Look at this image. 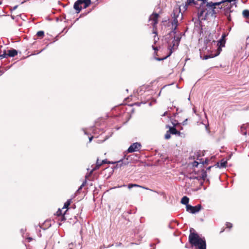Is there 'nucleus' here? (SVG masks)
<instances>
[{
	"label": "nucleus",
	"mask_w": 249,
	"mask_h": 249,
	"mask_svg": "<svg viewBox=\"0 0 249 249\" xmlns=\"http://www.w3.org/2000/svg\"><path fill=\"white\" fill-rule=\"evenodd\" d=\"M141 104H142V102H141V103H136L135 104L137 106H140Z\"/></svg>",
	"instance_id": "49530a36"
},
{
	"label": "nucleus",
	"mask_w": 249,
	"mask_h": 249,
	"mask_svg": "<svg viewBox=\"0 0 249 249\" xmlns=\"http://www.w3.org/2000/svg\"><path fill=\"white\" fill-rule=\"evenodd\" d=\"M11 17L13 19H15L16 21H18V20L19 18L20 17V15H17L16 17L11 15Z\"/></svg>",
	"instance_id": "473e14b6"
},
{
	"label": "nucleus",
	"mask_w": 249,
	"mask_h": 249,
	"mask_svg": "<svg viewBox=\"0 0 249 249\" xmlns=\"http://www.w3.org/2000/svg\"><path fill=\"white\" fill-rule=\"evenodd\" d=\"M190 97H189L188 98V100H190Z\"/></svg>",
	"instance_id": "680f3d73"
},
{
	"label": "nucleus",
	"mask_w": 249,
	"mask_h": 249,
	"mask_svg": "<svg viewBox=\"0 0 249 249\" xmlns=\"http://www.w3.org/2000/svg\"><path fill=\"white\" fill-rule=\"evenodd\" d=\"M102 165V162H99V159H98L97 160L96 164L95 166L94 167H93L92 168V169L90 171V172L89 173V175H87L86 176V177H85L86 178H87L88 176H90L92 174V173L93 172V171L98 169Z\"/></svg>",
	"instance_id": "9b49d317"
},
{
	"label": "nucleus",
	"mask_w": 249,
	"mask_h": 249,
	"mask_svg": "<svg viewBox=\"0 0 249 249\" xmlns=\"http://www.w3.org/2000/svg\"><path fill=\"white\" fill-rule=\"evenodd\" d=\"M190 179H197L199 180V177L195 176L193 173L190 174V176L188 177Z\"/></svg>",
	"instance_id": "cd10ccee"
},
{
	"label": "nucleus",
	"mask_w": 249,
	"mask_h": 249,
	"mask_svg": "<svg viewBox=\"0 0 249 249\" xmlns=\"http://www.w3.org/2000/svg\"><path fill=\"white\" fill-rule=\"evenodd\" d=\"M186 211L192 213H195L198 212L201 209L200 204L197 205L195 206H192L190 205H187L186 206Z\"/></svg>",
	"instance_id": "423d86ee"
},
{
	"label": "nucleus",
	"mask_w": 249,
	"mask_h": 249,
	"mask_svg": "<svg viewBox=\"0 0 249 249\" xmlns=\"http://www.w3.org/2000/svg\"><path fill=\"white\" fill-rule=\"evenodd\" d=\"M18 6V5H16V6H15L14 7H13V9H12V10H16V9L17 8Z\"/></svg>",
	"instance_id": "c03bdc74"
},
{
	"label": "nucleus",
	"mask_w": 249,
	"mask_h": 249,
	"mask_svg": "<svg viewBox=\"0 0 249 249\" xmlns=\"http://www.w3.org/2000/svg\"><path fill=\"white\" fill-rule=\"evenodd\" d=\"M215 42H215V41H214V40H213V43H215Z\"/></svg>",
	"instance_id": "4d7b16f0"
},
{
	"label": "nucleus",
	"mask_w": 249,
	"mask_h": 249,
	"mask_svg": "<svg viewBox=\"0 0 249 249\" xmlns=\"http://www.w3.org/2000/svg\"><path fill=\"white\" fill-rule=\"evenodd\" d=\"M197 160H199L200 163H202L203 165H204V164H207L209 161V160L208 159H206L204 161H202V159H197Z\"/></svg>",
	"instance_id": "2f4dec72"
},
{
	"label": "nucleus",
	"mask_w": 249,
	"mask_h": 249,
	"mask_svg": "<svg viewBox=\"0 0 249 249\" xmlns=\"http://www.w3.org/2000/svg\"><path fill=\"white\" fill-rule=\"evenodd\" d=\"M8 56V55H7V53H6V51H4L3 52V53L0 55V58H6Z\"/></svg>",
	"instance_id": "7c9ffc66"
},
{
	"label": "nucleus",
	"mask_w": 249,
	"mask_h": 249,
	"mask_svg": "<svg viewBox=\"0 0 249 249\" xmlns=\"http://www.w3.org/2000/svg\"><path fill=\"white\" fill-rule=\"evenodd\" d=\"M125 186H126V185L124 184L123 185H121L120 186H119L118 187H125Z\"/></svg>",
	"instance_id": "09e8293b"
},
{
	"label": "nucleus",
	"mask_w": 249,
	"mask_h": 249,
	"mask_svg": "<svg viewBox=\"0 0 249 249\" xmlns=\"http://www.w3.org/2000/svg\"><path fill=\"white\" fill-rule=\"evenodd\" d=\"M223 231V230L220 231V233L222 232Z\"/></svg>",
	"instance_id": "e2e57ef3"
},
{
	"label": "nucleus",
	"mask_w": 249,
	"mask_h": 249,
	"mask_svg": "<svg viewBox=\"0 0 249 249\" xmlns=\"http://www.w3.org/2000/svg\"><path fill=\"white\" fill-rule=\"evenodd\" d=\"M189 198L187 196H184L182 198L181 200V203L183 204L186 205V206L187 205H189Z\"/></svg>",
	"instance_id": "dca6fc26"
},
{
	"label": "nucleus",
	"mask_w": 249,
	"mask_h": 249,
	"mask_svg": "<svg viewBox=\"0 0 249 249\" xmlns=\"http://www.w3.org/2000/svg\"><path fill=\"white\" fill-rule=\"evenodd\" d=\"M167 114V111H165L162 115V116H165Z\"/></svg>",
	"instance_id": "a18cd8bd"
},
{
	"label": "nucleus",
	"mask_w": 249,
	"mask_h": 249,
	"mask_svg": "<svg viewBox=\"0 0 249 249\" xmlns=\"http://www.w3.org/2000/svg\"><path fill=\"white\" fill-rule=\"evenodd\" d=\"M25 1V0H24V1H22V2H21V3H23Z\"/></svg>",
	"instance_id": "13d9d810"
},
{
	"label": "nucleus",
	"mask_w": 249,
	"mask_h": 249,
	"mask_svg": "<svg viewBox=\"0 0 249 249\" xmlns=\"http://www.w3.org/2000/svg\"><path fill=\"white\" fill-rule=\"evenodd\" d=\"M226 227L228 228H231L232 227V225L231 223L230 222H227L226 223Z\"/></svg>",
	"instance_id": "c9c22d12"
},
{
	"label": "nucleus",
	"mask_w": 249,
	"mask_h": 249,
	"mask_svg": "<svg viewBox=\"0 0 249 249\" xmlns=\"http://www.w3.org/2000/svg\"><path fill=\"white\" fill-rule=\"evenodd\" d=\"M141 147V144L139 142H134L131 144L127 149L129 153H132L138 151Z\"/></svg>",
	"instance_id": "0eeeda50"
},
{
	"label": "nucleus",
	"mask_w": 249,
	"mask_h": 249,
	"mask_svg": "<svg viewBox=\"0 0 249 249\" xmlns=\"http://www.w3.org/2000/svg\"><path fill=\"white\" fill-rule=\"evenodd\" d=\"M212 167H213V166H209V167L207 168V170H209Z\"/></svg>",
	"instance_id": "de8ad7c7"
},
{
	"label": "nucleus",
	"mask_w": 249,
	"mask_h": 249,
	"mask_svg": "<svg viewBox=\"0 0 249 249\" xmlns=\"http://www.w3.org/2000/svg\"><path fill=\"white\" fill-rule=\"evenodd\" d=\"M134 187H141V188H144V189H148L147 188H145V187H142V186H140L139 185H138V184H132V183H130V184H129L128 185V189H131L132 188Z\"/></svg>",
	"instance_id": "6ab92c4d"
},
{
	"label": "nucleus",
	"mask_w": 249,
	"mask_h": 249,
	"mask_svg": "<svg viewBox=\"0 0 249 249\" xmlns=\"http://www.w3.org/2000/svg\"><path fill=\"white\" fill-rule=\"evenodd\" d=\"M190 231L188 238L191 247H195V249H206V241L205 237H200L193 228H191Z\"/></svg>",
	"instance_id": "f257e3e1"
},
{
	"label": "nucleus",
	"mask_w": 249,
	"mask_h": 249,
	"mask_svg": "<svg viewBox=\"0 0 249 249\" xmlns=\"http://www.w3.org/2000/svg\"><path fill=\"white\" fill-rule=\"evenodd\" d=\"M234 5L233 4H231V6L229 4H227L226 5V7L225 8V11H232L231 10V8H232V7Z\"/></svg>",
	"instance_id": "a878e982"
},
{
	"label": "nucleus",
	"mask_w": 249,
	"mask_h": 249,
	"mask_svg": "<svg viewBox=\"0 0 249 249\" xmlns=\"http://www.w3.org/2000/svg\"><path fill=\"white\" fill-rule=\"evenodd\" d=\"M28 240H29V241H31V240H32V238H31V237H29V238H28Z\"/></svg>",
	"instance_id": "603ef678"
},
{
	"label": "nucleus",
	"mask_w": 249,
	"mask_h": 249,
	"mask_svg": "<svg viewBox=\"0 0 249 249\" xmlns=\"http://www.w3.org/2000/svg\"><path fill=\"white\" fill-rule=\"evenodd\" d=\"M56 213L58 215H62V210L60 209H58Z\"/></svg>",
	"instance_id": "58836bf2"
},
{
	"label": "nucleus",
	"mask_w": 249,
	"mask_h": 249,
	"mask_svg": "<svg viewBox=\"0 0 249 249\" xmlns=\"http://www.w3.org/2000/svg\"><path fill=\"white\" fill-rule=\"evenodd\" d=\"M232 11H225V15L227 17V19L229 21H230L231 20L230 13L232 12Z\"/></svg>",
	"instance_id": "4be33fe9"
},
{
	"label": "nucleus",
	"mask_w": 249,
	"mask_h": 249,
	"mask_svg": "<svg viewBox=\"0 0 249 249\" xmlns=\"http://www.w3.org/2000/svg\"><path fill=\"white\" fill-rule=\"evenodd\" d=\"M226 36V35L225 34H223L222 35L221 38L220 40L217 41V45L219 47H224L225 46V44L226 42L225 37Z\"/></svg>",
	"instance_id": "9d476101"
},
{
	"label": "nucleus",
	"mask_w": 249,
	"mask_h": 249,
	"mask_svg": "<svg viewBox=\"0 0 249 249\" xmlns=\"http://www.w3.org/2000/svg\"><path fill=\"white\" fill-rule=\"evenodd\" d=\"M36 35L38 37H43L44 36V32L42 31L37 32Z\"/></svg>",
	"instance_id": "393cba45"
},
{
	"label": "nucleus",
	"mask_w": 249,
	"mask_h": 249,
	"mask_svg": "<svg viewBox=\"0 0 249 249\" xmlns=\"http://www.w3.org/2000/svg\"><path fill=\"white\" fill-rule=\"evenodd\" d=\"M223 3H227L228 4H229L231 6V4L235 5V6H236V2L233 0H223Z\"/></svg>",
	"instance_id": "a211bd4d"
},
{
	"label": "nucleus",
	"mask_w": 249,
	"mask_h": 249,
	"mask_svg": "<svg viewBox=\"0 0 249 249\" xmlns=\"http://www.w3.org/2000/svg\"><path fill=\"white\" fill-rule=\"evenodd\" d=\"M182 33H180L179 35H176L174 36V39L172 42V43L168 45V48L169 50V53L167 56L164 58H157L156 59L158 61L163 60L166 59L171 55V54L178 48V46L180 43Z\"/></svg>",
	"instance_id": "7ed1b4c3"
},
{
	"label": "nucleus",
	"mask_w": 249,
	"mask_h": 249,
	"mask_svg": "<svg viewBox=\"0 0 249 249\" xmlns=\"http://www.w3.org/2000/svg\"><path fill=\"white\" fill-rule=\"evenodd\" d=\"M83 3H84V8H86L88 7L91 3L90 0H82Z\"/></svg>",
	"instance_id": "412c9836"
},
{
	"label": "nucleus",
	"mask_w": 249,
	"mask_h": 249,
	"mask_svg": "<svg viewBox=\"0 0 249 249\" xmlns=\"http://www.w3.org/2000/svg\"><path fill=\"white\" fill-rule=\"evenodd\" d=\"M101 162H102V164H103L107 163H111V162H110V161L107 162V160H103Z\"/></svg>",
	"instance_id": "4c0bfd02"
},
{
	"label": "nucleus",
	"mask_w": 249,
	"mask_h": 249,
	"mask_svg": "<svg viewBox=\"0 0 249 249\" xmlns=\"http://www.w3.org/2000/svg\"><path fill=\"white\" fill-rule=\"evenodd\" d=\"M211 3V4L212 5H213V6L216 7V6H219L220 5L221 3H223V1L222 0L221 1H220V2H210Z\"/></svg>",
	"instance_id": "c85d7f7f"
},
{
	"label": "nucleus",
	"mask_w": 249,
	"mask_h": 249,
	"mask_svg": "<svg viewBox=\"0 0 249 249\" xmlns=\"http://www.w3.org/2000/svg\"><path fill=\"white\" fill-rule=\"evenodd\" d=\"M199 163H200V162H198V161H194V162H193V167H197V166H198V164H199Z\"/></svg>",
	"instance_id": "f704fd0d"
},
{
	"label": "nucleus",
	"mask_w": 249,
	"mask_h": 249,
	"mask_svg": "<svg viewBox=\"0 0 249 249\" xmlns=\"http://www.w3.org/2000/svg\"><path fill=\"white\" fill-rule=\"evenodd\" d=\"M243 15L246 18H249V10H244L243 11Z\"/></svg>",
	"instance_id": "b1692460"
},
{
	"label": "nucleus",
	"mask_w": 249,
	"mask_h": 249,
	"mask_svg": "<svg viewBox=\"0 0 249 249\" xmlns=\"http://www.w3.org/2000/svg\"><path fill=\"white\" fill-rule=\"evenodd\" d=\"M187 3L190 4L191 3H193L194 4H196V2L195 0H187Z\"/></svg>",
	"instance_id": "72a5a7b5"
},
{
	"label": "nucleus",
	"mask_w": 249,
	"mask_h": 249,
	"mask_svg": "<svg viewBox=\"0 0 249 249\" xmlns=\"http://www.w3.org/2000/svg\"><path fill=\"white\" fill-rule=\"evenodd\" d=\"M2 4V1L1 0H0V5H1Z\"/></svg>",
	"instance_id": "6e6d98bb"
},
{
	"label": "nucleus",
	"mask_w": 249,
	"mask_h": 249,
	"mask_svg": "<svg viewBox=\"0 0 249 249\" xmlns=\"http://www.w3.org/2000/svg\"><path fill=\"white\" fill-rule=\"evenodd\" d=\"M193 111L194 113L196 112V110L195 108H193Z\"/></svg>",
	"instance_id": "8fccbe9b"
},
{
	"label": "nucleus",
	"mask_w": 249,
	"mask_h": 249,
	"mask_svg": "<svg viewBox=\"0 0 249 249\" xmlns=\"http://www.w3.org/2000/svg\"><path fill=\"white\" fill-rule=\"evenodd\" d=\"M233 0L236 2V1H237V0Z\"/></svg>",
	"instance_id": "052dcab7"
},
{
	"label": "nucleus",
	"mask_w": 249,
	"mask_h": 249,
	"mask_svg": "<svg viewBox=\"0 0 249 249\" xmlns=\"http://www.w3.org/2000/svg\"><path fill=\"white\" fill-rule=\"evenodd\" d=\"M21 232H24V230L23 229H21Z\"/></svg>",
	"instance_id": "5fc2aeb1"
},
{
	"label": "nucleus",
	"mask_w": 249,
	"mask_h": 249,
	"mask_svg": "<svg viewBox=\"0 0 249 249\" xmlns=\"http://www.w3.org/2000/svg\"><path fill=\"white\" fill-rule=\"evenodd\" d=\"M83 130L85 134H87L86 131L85 129H83Z\"/></svg>",
	"instance_id": "3c124183"
},
{
	"label": "nucleus",
	"mask_w": 249,
	"mask_h": 249,
	"mask_svg": "<svg viewBox=\"0 0 249 249\" xmlns=\"http://www.w3.org/2000/svg\"><path fill=\"white\" fill-rule=\"evenodd\" d=\"M172 124H173V126H170L169 125H167L166 127L169 128V132L172 134L180 136L181 134L180 132L177 130L176 128V124L173 123H172Z\"/></svg>",
	"instance_id": "6e6552de"
},
{
	"label": "nucleus",
	"mask_w": 249,
	"mask_h": 249,
	"mask_svg": "<svg viewBox=\"0 0 249 249\" xmlns=\"http://www.w3.org/2000/svg\"><path fill=\"white\" fill-rule=\"evenodd\" d=\"M177 27H172V31L170 32V34L171 35V34L173 33L174 36L177 35V31H176L177 30Z\"/></svg>",
	"instance_id": "bb28decb"
},
{
	"label": "nucleus",
	"mask_w": 249,
	"mask_h": 249,
	"mask_svg": "<svg viewBox=\"0 0 249 249\" xmlns=\"http://www.w3.org/2000/svg\"><path fill=\"white\" fill-rule=\"evenodd\" d=\"M218 10L213 6L210 2H207L205 6L202 8H198L197 16L201 20H206L208 16L215 18Z\"/></svg>",
	"instance_id": "f03ea898"
},
{
	"label": "nucleus",
	"mask_w": 249,
	"mask_h": 249,
	"mask_svg": "<svg viewBox=\"0 0 249 249\" xmlns=\"http://www.w3.org/2000/svg\"><path fill=\"white\" fill-rule=\"evenodd\" d=\"M18 54V51L14 49L8 50L7 55L9 57H14Z\"/></svg>",
	"instance_id": "f8f14e48"
},
{
	"label": "nucleus",
	"mask_w": 249,
	"mask_h": 249,
	"mask_svg": "<svg viewBox=\"0 0 249 249\" xmlns=\"http://www.w3.org/2000/svg\"><path fill=\"white\" fill-rule=\"evenodd\" d=\"M157 193L161 196H163L164 198H166V195L163 192H160L159 193V192H157Z\"/></svg>",
	"instance_id": "e433bc0d"
},
{
	"label": "nucleus",
	"mask_w": 249,
	"mask_h": 249,
	"mask_svg": "<svg viewBox=\"0 0 249 249\" xmlns=\"http://www.w3.org/2000/svg\"><path fill=\"white\" fill-rule=\"evenodd\" d=\"M71 199H68L67 201L64 203L63 209H68L70 205L71 204Z\"/></svg>",
	"instance_id": "aec40b11"
},
{
	"label": "nucleus",
	"mask_w": 249,
	"mask_h": 249,
	"mask_svg": "<svg viewBox=\"0 0 249 249\" xmlns=\"http://www.w3.org/2000/svg\"><path fill=\"white\" fill-rule=\"evenodd\" d=\"M87 183V180L86 179H85L82 183V184H81L82 186H84Z\"/></svg>",
	"instance_id": "ea45409f"
},
{
	"label": "nucleus",
	"mask_w": 249,
	"mask_h": 249,
	"mask_svg": "<svg viewBox=\"0 0 249 249\" xmlns=\"http://www.w3.org/2000/svg\"><path fill=\"white\" fill-rule=\"evenodd\" d=\"M93 138V136H91V137H89V142H91Z\"/></svg>",
	"instance_id": "37998d69"
},
{
	"label": "nucleus",
	"mask_w": 249,
	"mask_h": 249,
	"mask_svg": "<svg viewBox=\"0 0 249 249\" xmlns=\"http://www.w3.org/2000/svg\"><path fill=\"white\" fill-rule=\"evenodd\" d=\"M240 132L242 134L246 135L247 134V131L246 130V127L244 125H243L240 127Z\"/></svg>",
	"instance_id": "5701e85b"
},
{
	"label": "nucleus",
	"mask_w": 249,
	"mask_h": 249,
	"mask_svg": "<svg viewBox=\"0 0 249 249\" xmlns=\"http://www.w3.org/2000/svg\"><path fill=\"white\" fill-rule=\"evenodd\" d=\"M112 164H115V163H116V166L115 168H120L121 167L122 165L123 164V160H120L118 161H116V162H111Z\"/></svg>",
	"instance_id": "f3484780"
},
{
	"label": "nucleus",
	"mask_w": 249,
	"mask_h": 249,
	"mask_svg": "<svg viewBox=\"0 0 249 249\" xmlns=\"http://www.w3.org/2000/svg\"><path fill=\"white\" fill-rule=\"evenodd\" d=\"M181 15V18H182V14L180 13V9L179 8H174L173 12V20L171 21V24L172 27H177L178 26V18L179 15Z\"/></svg>",
	"instance_id": "20e7f679"
},
{
	"label": "nucleus",
	"mask_w": 249,
	"mask_h": 249,
	"mask_svg": "<svg viewBox=\"0 0 249 249\" xmlns=\"http://www.w3.org/2000/svg\"><path fill=\"white\" fill-rule=\"evenodd\" d=\"M83 187L84 186H82V185H81V186L78 188V190H77V192L80 191L83 188Z\"/></svg>",
	"instance_id": "a19ab883"
},
{
	"label": "nucleus",
	"mask_w": 249,
	"mask_h": 249,
	"mask_svg": "<svg viewBox=\"0 0 249 249\" xmlns=\"http://www.w3.org/2000/svg\"><path fill=\"white\" fill-rule=\"evenodd\" d=\"M171 133L169 132V130L167 131L164 136V138L165 139H169L171 138Z\"/></svg>",
	"instance_id": "c756f323"
},
{
	"label": "nucleus",
	"mask_w": 249,
	"mask_h": 249,
	"mask_svg": "<svg viewBox=\"0 0 249 249\" xmlns=\"http://www.w3.org/2000/svg\"><path fill=\"white\" fill-rule=\"evenodd\" d=\"M153 49L155 50H157V48H155L153 46Z\"/></svg>",
	"instance_id": "864d4df0"
},
{
	"label": "nucleus",
	"mask_w": 249,
	"mask_h": 249,
	"mask_svg": "<svg viewBox=\"0 0 249 249\" xmlns=\"http://www.w3.org/2000/svg\"><path fill=\"white\" fill-rule=\"evenodd\" d=\"M83 4L82 0H76L73 5L74 9L76 11V13H79L82 9L81 5Z\"/></svg>",
	"instance_id": "1a4fd4ad"
},
{
	"label": "nucleus",
	"mask_w": 249,
	"mask_h": 249,
	"mask_svg": "<svg viewBox=\"0 0 249 249\" xmlns=\"http://www.w3.org/2000/svg\"><path fill=\"white\" fill-rule=\"evenodd\" d=\"M198 177H199V180L200 179H202L203 180H204L205 179V178H206V177H207L206 171H205L204 170H202L201 171V175L200 176H198Z\"/></svg>",
	"instance_id": "2eb2a0df"
},
{
	"label": "nucleus",
	"mask_w": 249,
	"mask_h": 249,
	"mask_svg": "<svg viewBox=\"0 0 249 249\" xmlns=\"http://www.w3.org/2000/svg\"><path fill=\"white\" fill-rule=\"evenodd\" d=\"M187 121V119H186L182 123L183 125H185Z\"/></svg>",
	"instance_id": "79ce46f5"
},
{
	"label": "nucleus",
	"mask_w": 249,
	"mask_h": 249,
	"mask_svg": "<svg viewBox=\"0 0 249 249\" xmlns=\"http://www.w3.org/2000/svg\"><path fill=\"white\" fill-rule=\"evenodd\" d=\"M218 55V54H206L203 57H202L201 55L200 54V57L202 58L203 60H207L209 58H213L214 57Z\"/></svg>",
	"instance_id": "4468645a"
},
{
	"label": "nucleus",
	"mask_w": 249,
	"mask_h": 249,
	"mask_svg": "<svg viewBox=\"0 0 249 249\" xmlns=\"http://www.w3.org/2000/svg\"><path fill=\"white\" fill-rule=\"evenodd\" d=\"M66 212H67V210H65V213H63V215Z\"/></svg>",
	"instance_id": "bf43d9fd"
},
{
	"label": "nucleus",
	"mask_w": 249,
	"mask_h": 249,
	"mask_svg": "<svg viewBox=\"0 0 249 249\" xmlns=\"http://www.w3.org/2000/svg\"><path fill=\"white\" fill-rule=\"evenodd\" d=\"M227 163V160H225L224 159H222L220 161V165H219V163H217L216 165H217V166L219 168H225L226 167V164Z\"/></svg>",
	"instance_id": "ddd939ff"
},
{
	"label": "nucleus",
	"mask_w": 249,
	"mask_h": 249,
	"mask_svg": "<svg viewBox=\"0 0 249 249\" xmlns=\"http://www.w3.org/2000/svg\"><path fill=\"white\" fill-rule=\"evenodd\" d=\"M159 17V15L157 13H153L149 18L148 22L149 25H150L153 27L154 34H157V32L155 31V29L156 28V25L158 23V19Z\"/></svg>",
	"instance_id": "39448f33"
}]
</instances>
